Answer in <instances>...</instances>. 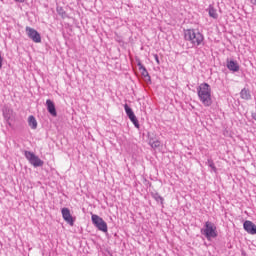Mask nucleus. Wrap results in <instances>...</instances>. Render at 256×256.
I'll list each match as a JSON object with an SVG mask.
<instances>
[{"label": "nucleus", "instance_id": "obj_16", "mask_svg": "<svg viewBox=\"0 0 256 256\" xmlns=\"http://www.w3.org/2000/svg\"><path fill=\"white\" fill-rule=\"evenodd\" d=\"M28 125L32 129H37V119L34 118V116L28 117Z\"/></svg>", "mask_w": 256, "mask_h": 256}, {"label": "nucleus", "instance_id": "obj_7", "mask_svg": "<svg viewBox=\"0 0 256 256\" xmlns=\"http://www.w3.org/2000/svg\"><path fill=\"white\" fill-rule=\"evenodd\" d=\"M61 213L64 221H66L70 227H73V225H75V219H73L69 208H62Z\"/></svg>", "mask_w": 256, "mask_h": 256}, {"label": "nucleus", "instance_id": "obj_18", "mask_svg": "<svg viewBox=\"0 0 256 256\" xmlns=\"http://www.w3.org/2000/svg\"><path fill=\"white\" fill-rule=\"evenodd\" d=\"M154 59H155L157 65H159V63H160L159 62V56L157 54H154Z\"/></svg>", "mask_w": 256, "mask_h": 256}, {"label": "nucleus", "instance_id": "obj_3", "mask_svg": "<svg viewBox=\"0 0 256 256\" xmlns=\"http://www.w3.org/2000/svg\"><path fill=\"white\" fill-rule=\"evenodd\" d=\"M202 235L206 237L208 241L215 239L219 234L217 233V226L213 222H205L204 229L201 230Z\"/></svg>", "mask_w": 256, "mask_h": 256}, {"label": "nucleus", "instance_id": "obj_5", "mask_svg": "<svg viewBox=\"0 0 256 256\" xmlns=\"http://www.w3.org/2000/svg\"><path fill=\"white\" fill-rule=\"evenodd\" d=\"M24 155L27 161H29V163L32 164L33 167H43V160H41L37 155H35V153L31 151H25Z\"/></svg>", "mask_w": 256, "mask_h": 256}, {"label": "nucleus", "instance_id": "obj_20", "mask_svg": "<svg viewBox=\"0 0 256 256\" xmlns=\"http://www.w3.org/2000/svg\"><path fill=\"white\" fill-rule=\"evenodd\" d=\"M251 5H255L256 6V0H249Z\"/></svg>", "mask_w": 256, "mask_h": 256}, {"label": "nucleus", "instance_id": "obj_17", "mask_svg": "<svg viewBox=\"0 0 256 256\" xmlns=\"http://www.w3.org/2000/svg\"><path fill=\"white\" fill-rule=\"evenodd\" d=\"M208 163H209V167H211V169L215 172V173H217V167H215V163H213V161H208Z\"/></svg>", "mask_w": 256, "mask_h": 256}, {"label": "nucleus", "instance_id": "obj_22", "mask_svg": "<svg viewBox=\"0 0 256 256\" xmlns=\"http://www.w3.org/2000/svg\"><path fill=\"white\" fill-rule=\"evenodd\" d=\"M159 199H160V201H162V202H163V197H159Z\"/></svg>", "mask_w": 256, "mask_h": 256}, {"label": "nucleus", "instance_id": "obj_9", "mask_svg": "<svg viewBox=\"0 0 256 256\" xmlns=\"http://www.w3.org/2000/svg\"><path fill=\"white\" fill-rule=\"evenodd\" d=\"M243 227L249 233V235H256V225L253 222L246 220Z\"/></svg>", "mask_w": 256, "mask_h": 256}, {"label": "nucleus", "instance_id": "obj_6", "mask_svg": "<svg viewBox=\"0 0 256 256\" xmlns=\"http://www.w3.org/2000/svg\"><path fill=\"white\" fill-rule=\"evenodd\" d=\"M25 30L29 39H31L33 43H41V34L37 30L29 26H27Z\"/></svg>", "mask_w": 256, "mask_h": 256}, {"label": "nucleus", "instance_id": "obj_2", "mask_svg": "<svg viewBox=\"0 0 256 256\" xmlns=\"http://www.w3.org/2000/svg\"><path fill=\"white\" fill-rule=\"evenodd\" d=\"M184 39L193 45L194 47H199L205 41V36L195 29H187L184 31Z\"/></svg>", "mask_w": 256, "mask_h": 256}, {"label": "nucleus", "instance_id": "obj_1", "mask_svg": "<svg viewBox=\"0 0 256 256\" xmlns=\"http://www.w3.org/2000/svg\"><path fill=\"white\" fill-rule=\"evenodd\" d=\"M198 97L204 107H211L213 105V98L211 96V86L208 83H202L197 88Z\"/></svg>", "mask_w": 256, "mask_h": 256}, {"label": "nucleus", "instance_id": "obj_21", "mask_svg": "<svg viewBox=\"0 0 256 256\" xmlns=\"http://www.w3.org/2000/svg\"><path fill=\"white\" fill-rule=\"evenodd\" d=\"M16 1L17 3H25V0H14Z\"/></svg>", "mask_w": 256, "mask_h": 256}, {"label": "nucleus", "instance_id": "obj_11", "mask_svg": "<svg viewBox=\"0 0 256 256\" xmlns=\"http://www.w3.org/2000/svg\"><path fill=\"white\" fill-rule=\"evenodd\" d=\"M148 143L153 149H159L161 147V142L156 137H150Z\"/></svg>", "mask_w": 256, "mask_h": 256}, {"label": "nucleus", "instance_id": "obj_8", "mask_svg": "<svg viewBox=\"0 0 256 256\" xmlns=\"http://www.w3.org/2000/svg\"><path fill=\"white\" fill-rule=\"evenodd\" d=\"M124 109L130 121H132L135 127L139 129V120H137V116H135V113L133 112V110L127 104L124 105Z\"/></svg>", "mask_w": 256, "mask_h": 256}, {"label": "nucleus", "instance_id": "obj_10", "mask_svg": "<svg viewBox=\"0 0 256 256\" xmlns=\"http://www.w3.org/2000/svg\"><path fill=\"white\" fill-rule=\"evenodd\" d=\"M46 105L50 115H52V117H57V109L55 108V103L48 99L46 100Z\"/></svg>", "mask_w": 256, "mask_h": 256}, {"label": "nucleus", "instance_id": "obj_4", "mask_svg": "<svg viewBox=\"0 0 256 256\" xmlns=\"http://www.w3.org/2000/svg\"><path fill=\"white\" fill-rule=\"evenodd\" d=\"M91 219L93 225H95V227L98 228V231H102V233H107V222H105L103 218H101L99 215L92 214Z\"/></svg>", "mask_w": 256, "mask_h": 256}, {"label": "nucleus", "instance_id": "obj_14", "mask_svg": "<svg viewBox=\"0 0 256 256\" xmlns=\"http://www.w3.org/2000/svg\"><path fill=\"white\" fill-rule=\"evenodd\" d=\"M227 68L230 70V71H234V72H237L239 71V64L233 60L229 61L227 63Z\"/></svg>", "mask_w": 256, "mask_h": 256}, {"label": "nucleus", "instance_id": "obj_15", "mask_svg": "<svg viewBox=\"0 0 256 256\" xmlns=\"http://www.w3.org/2000/svg\"><path fill=\"white\" fill-rule=\"evenodd\" d=\"M139 65V71H141L143 77L146 78V81H151V76H149V72H147V68H145V66H143L142 64H138Z\"/></svg>", "mask_w": 256, "mask_h": 256}, {"label": "nucleus", "instance_id": "obj_13", "mask_svg": "<svg viewBox=\"0 0 256 256\" xmlns=\"http://www.w3.org/2000/svg\"><path fill=\"white\" fill-rule=\"evenodd\" d=\"M208 15L212 19H219V14L217 13V9H215V7H213V6H209Z\"/></svg>", "mask_w": 256, "mask_h": 256}, {"label": "nucleus", "instance_id": "obj_19", "mask_svg": "<svg viewBox=\"0 0 256 256\" xmlns=\"http://www.w3.org/2000/svg\"><path fill=\"white\" fill-rule=\"evenodd\" d=\"M2 68H3V57L0 54V69H2Z\"/></svg>", "mask_w": 256, "mask_h": 256}, {"label": "nucleus", "instance_id": "obj_12", "mask_svg": "<svg viewBox=\"0 0 256 256\" xmlns=\"http://www.w3.org/2000/svg\"><path fill=\"white\" fill-rule=\"evenodd\" d=\"M241 99H244L245 101H249L251 99V92H249V89L244 88L240 92Z\"/></svg>", "mask_w": 256, "mask_h": 256}]
</instances>
